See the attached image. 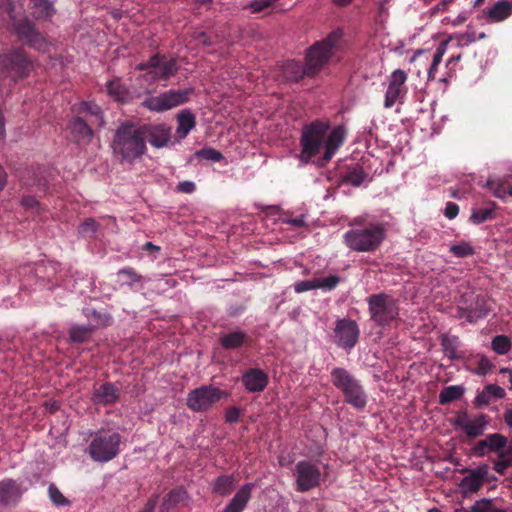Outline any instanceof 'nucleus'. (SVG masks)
Segmentation results:
<instances>
[{
    "label": "nucleus",
    "instance_id": "1",
    "mask_svg": "<svg viewBox=\"0 0 512 512\" xmlns=\"http://www.w3.org/2000/svg\"><path fill=\"white\" fill-rule=\"evenodd\" d=\"M330 129L329 121L315 120L302 129L300 145L302 147L300 160L308 163L317 156L324 147L325 161H329L337 150L343 145L346 132L343 126Z\"/></svg>",
    "mask_w": 512,
    "mask_h": 512
},
{
    "label": "nucleus",
    "instance_id": "2",
    "mask_svg": "<svg viewBox=\"0 0 512 512\" xmlns=\"http://www.w3.org/2000/svg\"><path fill=\"white\" fill-rule=\"evenodd\" d=\"M342 37V31L331 32L324 40L311 46L305 57V65L296 60H288L281 66V75L287 83H297L305 76L314 77L327 63Z\"/></svg>",
    "mask_w": 512,
    "mask_h": 512
},
{
    "label": "nucleus",
    "instance_id": "3",
    "mask_svg": "<svg viewBox=\"0 0 512 512\" xmlns=\"http://www.w3.org/2000/svg\"><path fill=\"white\" fill-rule=\"evenodd\" d=\"M351 227L343 234V243L352 251L373 253L386 238V226L383 222H367L358 216L349 222Z\"/></svg>",
    "mask_w": 512,
    "mask_h": 512
},
{
    "label": "nucleus",
    "instance_id": "4",
    "mask_svg": "<svg viewBox=\"0 0 512 512\" xmlns=\"http://www.w3.org/2000/svg\"><path fill=\"white\" fill-rule=\"evenodd\" d=\"M111 148L114 157L120 163L132 164L144 155L147 147L142 139L139 124L132 121L122 122L114 132Z\"/></svg>",
    "mask_w": 512,
    "mask_h": 512
},
{
    "label": "nucleus",
    "instance_id": "5",
    "mask_svg": "<svg viewBox=\"0 0 512 512\" xmlns=\"http://www.w3.org/2000/svg\"><path fill=\"white\" fill-rule=\"evenodd\" d=\"M330 375L332 384L342 393L345 403L358 411L364 410L368 395L361 381L342 367L333 368Z\"/></svg>",
    "mask_w": 512,
    "mask_h": 512
},
{
    "label": "nucleus",
    "instance_id": "6",
    "mask_svg": "<svg viewBox=\"0 0 512 512\" xmlns=\"http://www.w3.org/2000/svg\"><path fill=\"white\" fill-rule=\"evenodd\" d=\"M180 69L177 58L165 53L157 52L147 61L138 63L135 70L144 71L139 80L147 85H153L158 81H168L175 76Z\"/></svg>",
    "mask_w": 512,
    "mask_h": 512
},
{
    "label": "nucleus",
    "instance_id": "7",
    "mask_svg": "<svg viewBox=\"0 0 512 512\" xmlns=\"http://www.w3.org/2000/svg\"><path fill=\"white\" fill-rule=\"evenodd\" d=\"M122 436L108 430L97 431L88 446L89 456L96 462H109L121 451Z\"/></svg>",
    "mask_w": 512,
    "mask_h": 512
},
{
    "label": "nucleus",
    "instance_id": "8",
    "mask_svg": "<svg viewBox=\"0 0 512 512\" xmlns=\"http://www.w3.org/2000/svg\"><path fill=\"white\" fill-rule=\"evenodd\" d=\"M34 70V63L22 48L0 54V76L16 82L27 78Z\"/></svg>",
    "mask_w": 512,
    "mask_h": 512
},
{
    "label": "nucleus",
    "instance_id": "9",
    "mask_svg": "<svg viewBox=\"0 0 512 512\" xmlns=\"http://www.w3.org/2000/svg\"><path fill=\"white\" fill-rule=\"evenodd\" d=\"M370 319L379 327L385 328L398 318V301L386 293L372 294L367 298Z\"/></svg>",
    "mask_w": 512,
    "mask_h": 512
},
{
    "label": "nucleus",
    "instance_id": "10",
    "mask_svg": "<svg viewBox=\"0 0 512 512\" xmlns=\"http://www.w3.org/2000/svg\"><path fill=\"white\" fill-rule=\"evenodd\" d=\"M193 92V88L181 90L170 89L157 96L147 97L142 102V106L149 111L161 113L188 102Z\"/></svg>",
    "mask_w": 512,
    "mask_h": 512
},
{
    "label": "nucleus",
    "instance_id": "11",
    "mask_svg": "<svg viewBox=\"0 0 512 512\" xmlns=\"http://www.w3.org/2000/svg\"><path fill=\"white\" fill-rule=\"evenodd\" d=\"M228 395L226 391L212 385H202L188 393L186 405L193 412H205Z\"/></svg>",
    "mask_w": 512,
    "mask_h": 512
},
{
    "label": "nucleus",
    "instance_id": "12",
    "mask_svg": "<svg viewBox=\"0 0 512 512\" xmlns=\"http://www.w3.org/2000/svg\"><path fill=\"white\" fill-rule=\"evenodd\" d=\"M490 466L486 463L478 465L476 468H463L460 470L464 477L459 483V488L464 496L478 493L484 484L495 480L491 474Z\"/></svg>",
    "mask_w": 512,
    "mask_h": 512
},
{
    "label": "nucleus",
    "instance_id": "13",
    "mask_svg": "<svg viewBox=\"0 0 512 512\" xmlns=\"http://www.w3.org/2000/svg\"><path fill=\"white\" fill-rule=\"evenodd\" d=\"M459 304V316L465 318L470 323L486 317L491 310L486 297L474 292L461 295Z\"/></svg>",
    "mask_w": 512,
    "mask_h": 512
},
{
    "label": "nucleus",
    "instance_id": "14",
    "mask_svg": "<svg viewBox=\"0 0 512 512\" xmlns=\"http://www.w3.org/2000/svg\"><path fill=\"white\" fill-rule=\"evenodd\" d=\"M490 416L480 413L471 417L467 410H460L456 413L453 425L460 429L470 440L484 435L485 430L490 424Z\"/></svg>",
    "mask_w": 512,
    "mask_h": 512
},
{
    "label": "nucleus",
    "instance_id": "15",
    "mask_svg": "<svg viewBox=\"0 0 512 512\" xmlns=\"http://www.w3.org/2000/svg\"><path fill=\"white\" fill-rule=\"evenodd\" d=\"M298 492L310 491L321 484L320 468L309 460L298 461L293 471Z\"/></svg>",
    "mask_w": 512,
    "mask_h": 512
},
{
    "label": "nucleus",
    "instance_id": "16",
    "mask_svg": "<svg viewBox=\"0 0 512 512\" xmlns=\"http://www.w3.org/2000/svg\"><path fill=\"white\" fill-rule=\"evenodd\" d=\"M507 443L508 439L503 434L491 433L472 445L471 454L478 458H482L490 453L498 455L508 449Z\"/></svg>",
    "mask_w": 512,
    "mask_h": 512
},
{
    "label": "nucleus",
    "instance_id": "17",
    "mask_svg": "<svg viewBox=\"0 0 512 512\" xmlns=\"http://www.w3.org/2000/svg\"><path fill=\"white\" fill-rule=\"evenodd\" d=\"M17 35L25 41V43L38 51L47 52L50 42L47 38L35 29L34 24L25 19L15 25Z\"/></svg>",
    "mask_w": 512,
    "mask_h": 512
},
{
    "label": "nucleus",
    "instance_id": "18",
    "mask_svg": "<svg viewBox=\"0 0 512 512\" xmlns=\"http://www.w3.org/2000/svg\"><path fill=\"white\" fill-rule=\"evenodd\" d=\"M406 81L407 74L405 71L397 69L392 72L389 79L388 88L385 93V108H391L397 101H402L408 91L405 85Z\"/></svg>",
    "mask_w": 512,
    "mask_h": 512
},
{
    "label": "nucleus",
    "instance_id": "19",
    "mask_svg": "<svg viewBox=\"0 0 512 512\" xmlns=\"http://www.w3.org/2000/svg\"><path fill=\"white\" fill-rule=\"evenodd\" d=\"M143 141H148L156 148L167 146L170 141L171 131L165 124H143L139 125Z\"/></svg>",
    "mask_w": 512,
    "mask_h": 512
},
{
    "label": "nucleus",
    "instance_id": "20",
    "mask_svg": "<svg viewBox=\"0 0 512 512\" xmlns=\"http://www.w3.org/2000/svg\"><path fill=\"white\" fill-rule=\"evenodd\" d=\"M335 334L341 347L351 349L358 341L359 328L353 320L340 319L336 322Z\"/></svg>",
    "mask_w": 512,
    "mask_h": 512
},
{
    "label": "nucleus",
    "instance_id": "21",
    "mask_svg": "<svg viewBox=\"0 0 512 512\" xmlns=\"http://www.w3.org/2000/svg\"><path fill=\"white\" fill-rule=\"evenodd\" d=\"M268 375L259 368H250L241 377L245 389L251 393L262 392L268 385Z\"/></svg>",
    "mask_w": 512,
    "mask_h": 512
},
{
    "label": "nucleus",
    "instance_id": "22",
    "mask_svg": "<svg viewBox=\"0 0 512 512\" xmlns=\"http://www.w3.org/2000/svg\"><path fill=\"white\" fill-rule=\"evenodd\" d=\"M120 396L119 388L110 382L94 387L91 400L96 405H112Z\"/></svg>",
    "mask_w": 512,
    "mask_h": 512
},
{
    "label": "nucleus",
    "instance_id": "23",
    "mask_svg": "<svg viewBox=\"0 0 512 512\" xmlns=\"http://www.w3.org/2000/svg\"><path fill=\"white\" fill-rule=\"evenodd\" d=\"M22 496L20 485L13 479L0 481V505L14 506Z\"/></svg>",
    "mask_w": 512,
    "mask_h": 512
},
{
    "label": "nucleus",
    "instance_id": "24",
    "mask_svg": "<svg viewBox=\"0 0 512 512\" xmlns=\"http://www.w3.org/2000/svg\"><path fill=\"white\" fill-rule=\"evenodd\" d=\"M253 488L254 484L252 483L243 485L226 505L223 512H242L251 498Z\"/></svg>",
    "mask_w": 512,
    "mask_h": 512
},
{
    "label": "nucleus",
    "instance_id": "25",
    "mask_svg": "<svg viewBox=\"0 0 512 512\" xmlns=\"http://www.w3.org/2000/svg\"><path fill=\"white\" fill-rule=\"evenodd\" d=\"M188 493L183 487L172 489L164 498L160 512H169L179 506H185L188 503Z\"/></svg>",
    "mask_w": 512,
    "mask_h": 512
},
{
    "label": "nucleus",
    "instance_id": "26",
    "mask_svg": "<svg viewBox=\"0 0 512 512\" xmlns=\"http://www.w3.org/2000/svg\"><path fill=\"white\" fill-rule=\"evenodd\" d=\"M71 133L78 142L89 143L93 138V130L84 118L77 116L70 123Z\"/></svg>",
    "mask_w": 512,
    "mask_h": 512
},
{
    "label": "nucleus",
    "instance_id": "27",
    "mask_svg": "<svg viewBox=\"0 0 512 512\" xmlns=\"http://www.w3.org/2000/svg\"><path fill=\"white\" fill-rule=\"evenodd\" d=\"M249 339L248 334L243 330H235L220 335L219 342L224 349L235 350L242 347Z\"/></svg>",
    "mask_w": 512,
    "mask_h": 512
},
{
    "label": "nucleus",
    "instance_id": "28",
    "mask_svg": "<svg viewBox=\"0 0 512 512\" xmlns=\"http://www.w3.org/2000/svg\"><path fill=\"white\" fill-rule=\"evenodd\" d=\"M512 14V2L498 1L488 11L487 18L491 22H501L510 17Z\"/></svg>",
    "mask_w": 512,
    "mask_h": 512
},
{
    "label": "nucleus",
    "instance_id": "29",
    "mask_svg": "<svg viewBox=\"0 0 512 512\" xmlns=\"http://www.w3.org/2000/svg\"><path fill=\"white\" fill-rule=\"evenodd\" d=\"M106 91L115 101L125 103L129 99V89L119 78L108 81Z\"/></svg>",
    "mask_w": 512,
    "mask_h": 512
},
{
    "label": "nucleus",
    "instance_id": "30",
    "mask_svg": "<svg viewBox=\"0 0 512 512\" xmlns=\"http://www.w3.org/2000/svg\"><path fill=\"white\" fill-rule=\"evenodd\" d=\"M177 133L179 137L184 138L188 133L195 127L196 118L195 115L188 109L182 110L177 115Z\"/></svg>",
    "mask_w": 512,
    "mask_h": 512
},
{
    "label": "nucleus",
    "instance_id": "31",
    "mask_svg": "<svg viewBox=\"0 0 512 512\" xmlns=\"http://www.w3.org/2000/svg\"><path fill=\"white\" fill-rule=\"evenodd\" d=\"M465 393V388L461 385H451L444 387L438 397L440 405H447L460 399Z\"/></svg>",
    "mask_w": 512,
    "mask_h": 512
},
{
    "label": "nucleus",
    "instance_id": "32",
    "mask_svg": "<svg viewBox=\"0 0 512 512\" xmlns=\"http://www.w3.org/2000/svg\"><path fill=\"white\" fill-rule=\"evenodd\" d=\"M28 174H31L33 176V179L30 180V179H22L23 181V184L25 186H36V190L35 192L36 193H42V194H45L46 191H47V184H48V181L47 179L42 175V171L40 168H37V169H30L28 170Z\"/></svg>",
    "mask_w": 512,
    "mask_h": 512
},
{
    "label": "nucleus",
    "instance_id": "33",
    "mask_svg": "<svg viewBox=\"0 0 512 512\" xmlns=\"http://www.w3.org/2000/svg\"><path fill=\"white\" fill-rule=\"evenodd\" d=\"M465 512H508L506 509L499 507L494 499L481 498L476 500L472 506Z\"/></svg>",
    "mask_w": 512,
    "mask_h": 512
},
{
    "label": "nucleus",
    "instance_id": "34",
    "mask_svg": "<svg viewBox=\"0 0 512 512\" xmlns=\"http://www.w3.org/2000/svg\"><path fill=\"white\" fill-rule=\"evenodd\" d=\"M235 488V477L233 475H221L213 483V491L219 495H228Z\"/></svg>",
    "mask_w": 512,
    "mask_h": 512
},
{
    "label": "nucleus",
    "instance_id": "35",
    "mask_svg": "<svg viewBox=\"0 0 512 512\" xmlns=\"http://www.w3.org/2000/svg\"><path fill=\"white\" fill-rule=\"evenodd\" d=\"M93 331L94 326L92 325H73L69 329V337L72 342L85 343L91 338Z\"/></svg>",
    "mask_w": 512,
    "mask_h": 512
},
{
    "label": "nucleus",
    "instance_id": "36",
    "mask_svg": "<svg viewBox=\"0 0 512 512\" xmlns=\"http://www.w3.org/2000/svg\"><path fill=\"white\" fill-rule=\"evenodd\" d=\"M366 177L367 174L364 172L363 168L356 165L348 169V171L342 175V182L349 183L353 186H360Z\"/></svg>",
    "mask_w": 512,
    "mask_h": 512
},
{
    "label": "nucleus",
    "instance_id": "37",
    "mask_svg": "<svg viewBox=\"0 0 512 512\" xmlns=\"http://www.w3.org/2000/svg\"><path fill=\"white\" fill-rule=\"evenodd\" d=\"M498 459L494 461L493 469L500 475L505 474L506 470L512 466V446L497 455Z\"/></svg>",
    "mask_w": 512,
    "mask_h": 512
},
{
    "label": "nucleus",
    "instance_id": "38",
    "mask_svg": "<svg viewBox=\"0 0 512 512\" xmlns=\"http://www.w3.org/2000/svg\"><path fill=\"white\" fill-rule=\"evenodd\" d=\"M31 3L35 9L34 16L38 19H45L54 14L49 0H31Z\"/></svg>",
    "mask_w": 512,
    "mask_h": 512
},
{
    "label": "nucleus",
    "instance_id": "39",
    "mask_svg": "<svg viewBox=\"0 0 512 512\" xmlns=\"http://www.w3.org/2000/svg\"><path fill=\"white\" fill-rule=\"evenodd\" d=\"M491 348L497 354H507L511 349V340L506 335H497L492 339Z\"/></svg>",
    "mask_w": 512,
    "mask_h": 512
},
{
    "label": "nucleus",
    "instance_id": "40",
    "mask_svg": "<svg viewBox=\"0 0 512 512\" xmlns=\"http://www.w3.org/2000/svg\"><path fill=\"white\" fill-rule=\"evenodd\" d=\"M101 108L94 102H81L77 110L80 117L96 116V120L100 121Z\"/></svg>",
    "mask_w": 512,
    "mask_h": 512
},
{
    "label": "nucleus",
    "instance_id": "41",
    "mask_svg": "<svg viewBox=\"0 0 512 512\" xmlns=\"http://www.w3.org/2000/svg\"><path fill=\"white\" fill-rule=\"evenodd\" d=\"M441 345L444 352L450 359H458L460 356L457 353L458 338L443 336L441 339Z\"/></svg>",
    "mask_w": 512,
    "mask_h": 512
},
{
    "label": "nucleus",
    "instance_id": "42",
    "mask_svg": "<svg viewBox=\"0 0 512 512\" xmlns=\"http://www.w3.org/2000/svg\"><path fill=\"white\" fill-rule=\"evenodd\" d=\"M117 275L121 279L122 284L128 286H132L133 284L140 282L142 279V276L137 274V272L131 267L120 269Z\"/></svg>",
    "mask_w": 512,
    "mask_h": 512
},
{
    "label": "nucleus",
    "instance_id": "43",
    "mask_svg": "<svg viewBox=\"0 0 512 512\" xmlns=\"http://www.w3.org/2000/svg\"><path fill=\"white\" fill-rule=\"evenodd\" d=\"M21 205L25 208V210L35 215H40L42 211L45 210L42 204L34 196L31 195L23 196L21 199Z\"/></svg>",
    "mask_w": 512,
    "mask_h": 512
},
{
    "label": "nucleus",
    "instance_id": "44",
    "mask_svg": "<svg viewBox=\"0 0 512 512\" xmlns=\"http://www.w3.org/2000/svg\"><path fill=\"white\" fill-rule=\"evenodd\" d=\"M475 364L476 367L473 369V372L480 376H485L494 367V364L485 355H477Z\"/></svg>",
    "mask_w": 512,
    "mask_h": 512
},
{
    "label": "nucleus",
    "instance_id": "45",
    "mask_svg": "<svg viewBox=\"0 0 512 512\" xmlns=\"http://www.w3.org/2000/svg\"><path fill=\"white\" fill-rule=\"evenodd\" d=\"M494 218L493 208H481L474 210L470 216V220L474 224H481Z\"/></svg>",
    "mask_w": 512,
    "mask_h": 512
},
{
    "label": "nucleus",
    "instance_id": "46",
    "mask_svg": "<svg viewBox=\"0 0 512 512\" xmlns=\"http://www.w3.org/2000/svg\"><path fill=\"white\" fill-rule=\"evenodd\" d=\"M316 288L325 291H331L335 289L340 283V277L337 275H330L324 278H315Z\"/></svg>",
    "mask_w": 512,
    "mask_h": 512
},
{
    "label": "nucleus",
    "instance_id": "47",
    "mask_svg": "<svg viewBox=\"0 0 512 512\" xmlns=\"http://www.w3.org/2000/svg\"><path fill=\"white\" fill-rule=\"evenodd\" d=\"M449 251L456 257L464 258L475 253L474 248L468 242H460L452 245Z\"/></svg>",
    "mask_w": 512,
    "mask_h": 512
},
{
    "label": "nucleus",
    "instance_id": "48",
    "mask_svg": "<svg viewBox=\"0 0 512 512\" xmlns=\"http://www.w3.org/2000/svg\"><path fill=\"white\" fill-rule=\"evenodd\" d=\"M196 157L205 160L219 162L223 159V154L214 148H203L195 153Z\"/></svg>",
    "mask_w": 512,
    "mask_h": 512
},
{
    "label": "nucleus",
    "instance_id": "49",
    "mask_svg": "<svg viewBox=\"0 0 512 512\" xmlns=\"http://www.w3.org/2000/svg\"><path fill=\"white\" fill-rule=\"evenodd\" d=\"M99 224L93 218H87L80 226L79 233L85 237L93 236L98 230Z\"/></svg>",
    "mask_w": 512,
    "mask_h": 512
},
{
    "label": "nucleus",
    "instance_id": "50",
    "mask_svg": "<svg viewBox=\"0 0 512 512\" xmlns=\"http://www.w3.org/2000/svg\"><path fill=\"white\" fill-rule=\"evenodd\" d=\"M48 493L50 500L56 505H64L67 503L66 498L60 492V490L54 485L51 484L48 488Z\"/></svg>",
    "mask_w": 512,
    "mask_h": 512
},
{
    "label": "nucleus",
    "instance_id": "51",
    "mask_svg": "<svg viewBox=\"0 0 512 512\" xmlns=\"http://www.w3.org/2000/svg\"><path fill=\"white\" fill-rule=\"evenodd\" d=\"M241 415L242 410L239 407H229L225 412V421L230 424L237 423L240 421Z\"/></svg>",
    "mask_w": 512,
    "mask_h": 512
},
{
    "label": "nucleus",
    "instance_id": "52",
    "mask_svg": "<svg viewBox=\"0 0 512 512\" xmlns=\"http://www.w3.org/2000/svg\"><path fill=\"white\" fill-rule=\"evenodd\" d=\"M484 389L488 393L490 399H502L506 396L505 390L496 384H488L484 387Z\"/></svg>",
    "mask_w": 512,
    "mask_h": 512
},
{
    "label": "nucleus",
    "instance_id": "53",
    "mask_svg": "<svg viewBox=\"0 0 512 512\" xmlns=\"http://www.w3.org/2000/svg\"><path fill=\"white\" fill-rule=\"evenodd\" d=\"M193 38L204 46H212L217 42L216 39H214L212 36L208 35L204 31L194 32Z\"/></svg>",
    "mask_w": 512,
    "mask_h": 512
},
{
    "label": "nucleus",
    "instance_id": "54",
    "mask_svg": "<svg viewBox=\"0 0 512 512\" xmlns=\"http://www.w3.org/2000/svg\"><path fill=\"white\" fill-rule=\"evenodd\" d=\"M314 289H317L315 278L311 280L299 281L294 285V291L296 293H303Z\"/></svg>",
    "mask_w": 512,
    "mask_h": 512
},
{
    "label": "nucleus",
    "instance_id": "55",
    "mask_svg": "<svg viewBox=\"0 0 512 512\" xmlns=\"http://www.w3.org/2000/svg\"><path fill=\"white\" fill-rule=\"evenodd\" d=\"M0 11L7 14L9 19H14V4L12 0H0Z\"/></svg>",
    "mask_w": 512,
    "mask_h": 512
},
{
    "label": "nucleus",
    "instance_id": "56",
    "mask_svg": "<svg viewBox=\"0 0 512 512\" xmlns=\"http://www.w3.org/2000/svg\"><path fill=\"white\" fill-rule=\"evenodd\" d=\"M446 46L447 42H441L437 47L432 61V63H434V66H439V64L442 62L443 56L446 52Z\"/></svg>",
    "mask_w": 512,
    "mask_h": 512
},
{
    "label": "nucleus",
    "instance_id": "57",
    "mask_svg": "<svg viewBox=\"0 0 512 512\" xmlns=\"http://www.w3.org/2000/svg\"><path fill=\"white\" fill-rule=\"evenodd\" d=\"M491 399L488 395V393L485 391V389H483L481 392H479L475 399H474V404L478 407H481V406H486L490 403Z\"/></svg>",
    "mask_w": 512,
    "mask_h": 512
},
{
    "label": "nucleus",
    "instance_id": "58",
    "mask_svg": "<svg viewBox=\"0 0 512 512\" xmlns=\"http://www.w3.org/2000/svg\"><path fill=\"white\" fill-rule=\"evenodd\" d=\"M459 213V206L454 202H448L445 207L444 215L448 219H454Z\"/></svg>",
    "mask_w": 512,
    "mask_h": 512
},
{
    "label": "nucleus",
    "instance_id": "59",
    "mask_svg": "<svg viewBox=\"0 0 512 512\" xmlns=\"http://www.w3.org/2000/svg\"><path fill=\"white\" fill-rule=\"evenodd\" d=\"M177 190L182 193L191 194L196 190V185L191 181H182L178 183Z\"/></svg>",
    "mask_w": 512,
    "mask_h": 512
},
{
    "label": "nucleus",
    "instance_id": "60",
    "mask_svg": "<svg viewBox=\"0 0 512 512\" xmlns=\"http://www.w3.org/2000/svg\"><path fill=\"white\" fill-rule=\"evenodd\" d=\"M158 495H153L145 504L143 510L141 512H154L156 505L158 503Z\"/></svg>",
    "mask_w": 512,
    "mask_h": 512
},
{
    "label": "nucleus",
    "instance_id": "61",
    "mask_svg": "<svg viewBox=\"0 0 512 512\" xmlns=\"http://www.w3.org/2000/svg\"><path fill=\"white\" fill-rule=\"evenodd\" d=\"M286 223H288L294 227H303L306 224L305 216L300 215V216H297L294 218H289V219H287Z\"/></svg>",
    "mask_w": 512,
    "mask_h": 512
},
{
    "label": "nucleus",
    "instance_id": "62",
    "mask_svg": "<svg viewBox=\"0 0 512 512\" xmlns=\"http://www.w3.org/2000/svg\"><path fill=\"white\" fill-rule=\"evenodd\" d=\"M84 120H86L88 122V124L90 125L91 128L93 126L102 127L104 125V119H103V112L102 111H101V114H100V121L99 122L96 120V116H88V117H85Z\"/></svg>",
    "mask_w": 512,
    "mask_h": 512
},
{
    "label": "nucleus",
    "instance_id": "63",
    "mask_svg": "<svg viewBox=\"0 0 512 512\" xmlns=\"http://www.w3.org/2000/svg\"><path fill=\"white\" fill-rule=\"evenodd\" d=\"M503 420L508 427L512 428V408H508L504 411Z\"/></svg>",
    "mask_w": 512,
    "mask_h": 512
},
{
    "label": "nucleus",
    "instance_id": "64",
    "mask_svg": "<svg viewBox=\"0 0 512 512\" xmlns=\"http://www.w3.org/2000/svg\"><path fill=\"white\" fill-rule=\"evenodd\" d=\"M7 183V173L4 168L0 165V192L4 189Z\"/></svg>",
    "mask_w": 512,
    "mask_h": 512
}]
</instances>
